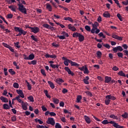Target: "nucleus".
<instances>
[{
    "label": "nucleus",
    "instance_id": "51",
    "mask_svg": "<svg viewBox=\"0 0 128 128\" xmlns=\"http://www.w3.org/2000/svg\"><path fill=\"white\" fill-rule=\"evenodd\" d=\"M102 44H103L104 48H108V50H110V46L109 44H104V43H102Z\"/></svg>",
    "mask_w": 128,
    "mask_h": 128
},
{
    "label": "nucleus",
    "instance_id": "3",
    "mask_svg": "<svg viewBox=\"0 0 128 128\" xmlns=\"http://www.w3.org/2000/svg\"><path fill=\"white\" fill-rule=\"evenodd\" d=\"M18 6L20 12L22 14H26V8H24L22 4H18Z\"/></svg>",
    "mask_w": 128,
    "mask_h": 128
},
{
    "label": "nucleus",
    "instance_id": "18",
    "mask_svg": "<svg viewBox=\"0 0 128 128\" xmlns=\"http://www.w3.org/2000/svg\"><path fill=\"white\" fill-rule=\"evenodd\" d=\"M46 8H47V10H48V12H52V7L48 3H47L46 4Z\"/></svg>",
    "mask_w": 128,
    "mask_h": 128
},
{
    "label": "nucleus",
    "instance_id": "20",
    "mask_svg": "<svg viewBox=\"0 0 128 128\" xmlns=\"http://www.w3.org/2000/svg\"><path fill=\"white\" fill-rule=\"evenodd\" d=\"M22 110H28V103H24L23 102V103L22 104Z\"/></svg>",
    "mask_w": 128,
    "mask_h": 128
},
{
    "label": "nucleus",
    "instance_id": "55",
    "mask_svg": "<svg viewBox=\"0 0 128 128\" xmlns=\"http://www.w3.org/2000/svg\"><path fill=\"white\" fill-rule=\"evenodd\" d=\"M98 58H102V52L100 51H98L96 52Z\"/></svg>",
    "mask_w": 128,
    "mask_h": 128
},
{
    "label": "nucleus",
    "instance_id": "58",
    "mask_svg": "<svg viewBox=\"0 0 128 128\" xmlns=\"http://www.w3.org/2000/svg\"><path fill=\"white\" fill-rule=\"evenodd\" d=\"M30 38H32V40H34V42H38V39L36 38V36L34 35H32Z\"/></svg>",
    "mask_w": 128,
    "mask_h": 128
},
{
    "label": "nucleus",
    "instance_id": "32",
    "mask_svg": "<svg viewBox=\"0 0 128 128\" xmlns=\"http://www.w3.org/2000/svg\"><path fill=\"white\" fill-rule=\"evenodd\" d=\"M82 96L79 95L77 96L76 98V102L80 103L81 102L80 101L82 100Z\"/></svg>",
    "mask_w": 128,
    "mask_h": 128
},
{
    "label": "nucleus",
    "instance_id": "36",
    "mask_svg": "<svg viewBox=\"0 0 128 128\" xmlns=\"http://www.w3.org/2000/svg\"><path fill=\"white\" fill-rule=\"evenodd\" d=\"M80 34V33H78V32H74L73 34H72V37L73 38H78Z\"/></svg>",
    "mask_w": 128,
    "mask_h": 128
},
{
    "label": "nucleus",
    "instance_id": "7",
    "mask_svg": "<svg viewBox=\"0 0 128 128\" xmlns=\"http://www.w3.org/2000/svg\"><path fill=\"white\" fill-rule=\"evenodd\" d=\"M110 124H113V126H114V128H124V126H122L118 124L114 121H110Z\"/></svg>",
    "mask_w": 128,
    "mask_h": 128
},
{
    "label": "nucleus",
    "instance_id": "27",
    "mask_svg": "<svg viewBox=\"0 0 128 128\" xmlns=\"http://www.w3.org/2000/svg\"><path fill=\"white\" fill-rule=\"evenodd\" d=\"M118 76H124V78H126V74H124V72H122V70L120 71L118 73Z\"/></svg>",
    "mask_w": 128,
    "mask_h": 128
},
{
    "label": "nucleus",
    "instance_id": "14",
    "mask_svg": "<svg viewBox=\"0 0 128 128\" xmlns=\"http://www.w3.org/2000/svg\"><path fill=\"white\" fill-rule=\"evenodd\" d=\"M106 100H116V96H112V95H108L106 96Z\"/></svg>",
    "mask_w": 128,
    "mask_h": 128
},
{
    "label": "nucleus",
    "instance_id": "29",
    "mask_svg": "<svg viewBox=\"0 0 128 128\" xmlns=\"http://www.w3.org/2000/svg\"><path fill=\"white\" fill-rule=\"evenodd\" d=\"M50 66L52 68H60V65L58 64H50Z\"/></svg>",
    "mask_w": 128,
    "mask_h": 128
},
{
    "label": "nucleus",
    "instance_id": "39",
    "mask_svg": "<svg viewBox=\"0 0 128 128\" xmlns=\"http://www.w3.org/2000/svg\"><path fill=\"white\" fill-rule=\"evenodd\" d=\"M102 124H110V122H108V120H105L102 122Z\"/></svg>",
    "mask_w": 128,
    "mask_h": 128
},
{
    "label": "nucleus",
    "instance_id": "1",
    "mask_svg": "<svg viewBox=\"0 0 128 128\" xmlns=\"http://www.w3.org/2000/svg\"><path fill=\"white\" fill-rule=\"evenodd\" d=\"M99 24L98 22H95L94 23L92 24V29L91 30V34H99L100 30L98 28V26Z\"/></svg>",
    "mask_w": 128,
    "mask_h": 128
},
{
    "label": "nucleus",
    "instance_id": "41",
    "mask_svg": "<svg viewBox=\"0 0 128 128\" xmlns=\"http://www.w3.org/2000/svg\"><path fill=\"white\" fill-rule=\"evenodd\" d=\"M61 34H62L64 36H66V38H68L69 35L68 34L66 33V32L63 31L62 33Z\"/></svg>",
    "mask_w": 128,
    "mask_h": 128
},
{
    "label": "nucleus",
    "instance_id": "62",
    "mask_svg": "<svg viewBox=\"0 0 128 128\" xmlns=\"http://www.w3.org/2000/svg\"><path fill=\"white\" fill-rule=\"evenodd\" d=\"M14 15L12 14H10L7 15V18H12Z\"/></svg>",
    "mask_w": 128,
    "mask_h": 128
},
{
    "label": "nucleus",
    "instance_id": "12",
    "mask_svg": "<svg viewBox=\"0 0 128 128\" xmlns=\"http://www.w3.org/2000/svg\"><path fill=\"white\" fill-rule=\"evenodd\" d=\"M42 26L44 28H47L48 30H54V28L50 26V24H43Z\"/></svg>",
    "mask_w": 128,
    "mask_h": 128
},
{
    "label": "nucleus",
    "instance_id": "38",
    "mask_svg": "<svg viewBox=\"0 0 128 128\" xmlns=\"http://www.w3.org/2000/svg\"><path fill=\"white\" fill-rule=\"evenodd\" d=\"M28 99L32 102H34V97L32 96H28Z\"/></svg>",
    "mask_w": 128,
    "mask_h": 128
},
{
    "label": "nucleus",
    "instance_id": "5",
    "mask_svg": "<svg viewBox=\"0 0 128 128\" xmlns=\"http://www.w3.org/2000/svg\"><path fill=\"white\" fill-rule=\"evenodd\" d=\"M48 124H51V126H54L56 124V121L54 118H48V120L46 121Z\"/></svg>",
    "mask_w": 128,
    "mask_h": 128
},
{
    "label": "nucleus",
    "instance_id": "17",
    "mask_svg": "<svg viewBox=\"0 0 128 128\" xmlns=\"http://www.w3.org/2000/svg\"><path fill=\"white\" fill-rule=\"evenodd\" d=\"M104 78H105L104 82H106V84H108V82H110L112 80V77L110 76H106L104 77Z\"/></svg>",
    "mask_w": 128,
    "mask_h": 128
},
{
    "label": "nucleus",
    "instance_id": "50",
    "mask_svg": "<svg viewBox=\"0 0 128 128\" xmlns=\"http://www.w3.org/2000/svg\"><path fill=\"white\" fill-rule=\"evenodd\" d=\"M8 72L10 74H12V75L16 74V72L14 71V70L12 68L9 69Z\"/></svg>",
    "mask_w": 128,
    "mask_h": 128
},
{
    "label": "nucleus",
    "instance_id": "54",
    "mask_svg": "<svg viewBox=\"0 0 128 128\" xmlns=\"http://www.w3.org/2000/svg\"><path fill=\"white\" fill-rule=\"evenodd\" d=\"M98 36L100 38L102 37L103 38H106V36L104 35V33H102V32L99 33L98 34Z\"/></svg>",
    "mask_w": 128,
    "mask_h": 128
},
{
    "label": "nucleus",
    "instance_id": "57",
    "mask_svg": "<svg viewBox=\"0 0 128 128\" xmlns=\"http://www.w3.org/2000/svg\"><path fill=\"white\" fill-rule=\"evenodd\" d=\"M110 100L109 99H106L105 100V104L106 106H108V104H110Z\"/></svg>",
    "mask_w": 128,
    "mask_h": 128
},
{
    "label": "nucleus",
    "instance_id": "45",
    "mask_svg": "<svg viewBox=\"0 0 128 128\" xmlns=\"http://www.w3.org/2000/svg\"><path fill=\"white\" fill-rule=\"evenodd\" d=\"M117 18H118V20H120V22H122V20H124L120 14H117Z\"/></svg>",
    "mask_w": 128,
    "mask_h": 128
},
{
    "label": "nucleus",
    "instance_id": "31",
    "mask_svg": "<svg viewBox=\"0 0 128 128\" xmlns=\"http://www.w3.org/2000/svg\"><path fill=\"white\" fill-rule=\"evenodd\" d=\"M3 108L4 110H9V108H10V106L7 104H4Z\"/></svg>",
    "mask_w": 128,
    "mask_h": 128
},
{
    "label": "nucleus",
    "instance_id": "13",
    "mask_svg": "<svg viewBox=\"0 0 128 128\" xmlns=\"http://www.w3.org/2000/svg\"><path fill=\"white\" fill-rule=\"evenodd\" d=\"M55 82L58 84H62V82H64V80L60 78H58L56 80Z\"/></svg>",
    "mask_w": 128,
    "mask_h": 128
},
{
    "label": "nucleus",
    "instance_id": "46",
    "mask_svg": "<svg viewBox=\"0 0 128 128\" xmlns=\"http://www.w3.org/2000/svg\"><path fill=\"white\" fill-rule=\"evenodd\" d=\"M85 94H86L87 96H90V98L92 96V94L90 92V91L85 92Z\"/></svg>",
    "mask_w": 128,
    "mask_h": 128
},
{
    "label": "nucleus",
    "instance_id": "49",
    "mask_svg": "<svg viewBox=\"0 0 128 128\" xmlns=\"http://www.w3.org/2000/svg\"><path fill=\"white\" fill-rule=\"evenodd\" d=\"M117 56H118V58H122L124 56V54H122V52H119L117 53Z\"/></svg>",
    "mask_w": 128,
    "mask_h": 128
},
{
    "label": "nucleus",
    "instance_id": "52",
    "mask_svg": "<svg viewBox=\"0 0 128 128\" xmlns=\"http://www.w3.org/2000/svg\"><path fill=\"white\" fill-rule=\"evenodd\" d=\"M56 38H60V40H66V36H59L58 35L56 36Z\"/></svg>",
    "mask_w": 128,
    "mask_h": 128
},
{
    "label": "nucleus",
    "instance_id": "61",
    "mask_svg": "<svg viewBox=\"0 0 128 128\" xmlns=\"http://www.w3.org/2000/svg\"><path fill=\"white\" fill-rule=\"evenodd\" d=\"M2 44L4 46L5 48H10V45L4 42H2Z\"/></svg>",
    "mask_w": 128,
    "mask_h": 128
},
{
    "label": "nucleus",
    "instance_id": "42",
    "mask_svg": "<svg viewBox=\"0 0 128 128\" xmlns=\"http://www.w3.org/2000/svg\"><path fill=\"white\" fill-rule=\"evenodd\" d=\"M85 30H87V32H92V30H90V26L86 25L84 26Z\"/></svg>",
    "mask_w": 128,
    "mask_h": 128
},
{
    "label": "nucleus",
    "instance_id": "47",
    "mask_svg": "<svg viewBox=\"0 0 128 128\" xmlns=\"http://www.w3.org/2000/svg\"><path fill=\"white\" fill-rule=\"evenodd\" d=\"M14 44L16 48H20V46H19V44H20V42H14Z\"/></svg>",
    "mask_w": 128,
    "mask_h": 128
},
{
    "label": "nucleus",
    "instance_id": "24",
    "mask_svg": "<svg viewBox=\"0 0 128 128\" xmlns=\"http://www.w3.org/2000/svg\"><path fill=\"white\" fill-rule=\"evenodd\" d=\"M34 58V54L32 53L28 56V60H32Z\"/></svg>",
    "mask_w": 128,
    "mask_h": 128
},
{
    "label": "nucleus",
    "instance_id": "8",
    "mask_svg": "<svg viewBox=\"0 0 128 128\" xmlns=\"http://www.w3.org/2000/svg\"><path fill=\"white\" fill-rule=\"evenodd\" d=\"M62 60H64V66H68V64H70V60L66 58L64 56L62 57Z\"/></svg>",
    "mask_w": 128,
    "mask_h": 128
},
{
    "label": "nucleus",
    "instance_id": "43",
    "mask_svg": "<svg viewBox=\"0 0 128 128\" xmlns=\"http://www.w3.org/2000/svg\"><path fill=\"white\" fill-rule=\"evenodd\" d=\"M122 118H128V112H124V114L122 115Z\"/></svg>",
    "mask_w": 128,
    "mask_h": 128
},
{
    "label": "nucleus",
    "instance_id": "21",
    "mask_svg": "<svg viewBox=\"0 0 128 128\" xmlns=\"http://www.w3.org/2000/svg\"><path fill=\"white\" fill-rule=\"evenodd\" d=\"M70 64L72 66H77V67L80 66V64H78L76 62H72V60H70Z\"/></svg>",
    "mask_w": 128,
    "mask_h": 128
},
{
    "label": "nucleus",
    "instance_id": "22",
    "mask_svg": "<svg viewBox=\"0 0 128 128\" xmlns=\"http://www.w3.org/2000/svg\"><path fill=\"white\" fill-rule=\"evenodd\" d=\"M0 100L2 102H8V100L7 98L4 97L2 96L0 97Z\"/></svg>",
    "mask_w": 128,
    "mask_h": 128
},
{
    "label": "nucleus",
    "instance_id": "53",
    "mask_svg": "<svg viewBox=\"0 0 128 128\" xmlns=\"http://www.w3.org/2000/svg\"><path fill=\"white\" fill-rule=\"evenodd\" d=\"M55 128H62V125H60V123L57 122L56 124Z\"/></svg>",
    "mask_w": 128,
    "mask_h": 128
},
{
    "label": "nucleus",
    "instance_id": "9",
    "mask_svg": "<svg viewBox=\"0 0 128 128\" xmlns=\"http://www.w3.org/2000/svg\"><path fill=\"white\" fill-rule=\"evenodd\" d=\"M112 38H114L115 40H122V37L119 36H118L116 34H112Z\"/></svg>",
    "mask_w": 128,
    "mask_h": 128
},
{
    "label": "nucleus",
    "instance_id": "2",
    "mask_svg": "<svg viewBox=\"0 0 128 128\" xmlns=\"http://www.w3.org/2000/svg\"><path fill=\"white\" fill-rule=\"evenodd\" d=\"M14 30H16V32H19L18 34L16 35V36H22V34L23 36H26L28 32L20 27H14Z\"/></svg>",
    "mask_w": 128,
    "mask_h": 128
},
{
    "label": "nucleus",
    "instance_id": "28",
    "mask_svg": "<svg viewBox=\"0 0 128 128\" xmlns=\"http://www.w3.org/2000/svg\"><path fill=\"white\" fill-rule=\"evenodd\" d=\"M49 86H50V88H52L53 90V88H54L55 86H54V83L50 81H48V82Z\"/></svg>",
    "mask_w": 128,
    "mask_h": 128
},
{
    "label": "nucleus",
    "instance_id": "16",
    "mask_svg": "<svg viewBox=\"0 0 128 128\" xmlns=\"http://www.w3.org/2000/svg\"><path fill=\"white\" fill-rule=\"evenodd\" d=\"M78 38L79 42H84V35L80 34H79Z\"/></svg>",
    "mask_w": 128,
    "mask_h": 128
},
{
    "label": "nucleus",
    "instance_id": "23",
    "mask_svg": "<svg viewBox=\"0 0 128 128\" xmlns=\"http://www.w3.org/2000/svg\"><path fill=\"white\" fill-rule=\"evenodd\" d=\"M84 120L87 124H90V118L88 116H84Z\"/></svg>",
    "mask_w": 128,
    "mask_h": 128
},
{
    "label": "nucleus",
    "instance_id": "4",
    "mask_svg": "<svg viewBox=\"0 0 128 128\" xmlns=\"http://www.w3.org/2000/svg\"><path fill=\"white\" fill-rule=\"evenodd\" d=\"M78 70H80L84 71V74H88L90 73V71H88V69L86 66H84L82 67H78Z\"/></svg>",
    "mask_w": 128,
    "mask_h": 128
},
{
    "label": "nucleus",
    "instance_id": "11",
    "mask_svg": "<svg viewBox=\"0 0 128 128\" xmlns=\"http://www.w3.org/2000/svg\"><path fill=\"white\" fill-rule=\"evenodd\" d=\"M64 70L66 72H68V74H70V76H74V73L72 72L70 69V68L68 66L65 67Z\"/></svg>",
    "mask_w": 128,
    "mask_h": 128
},
{
    "label": "nucleus",
    "instance_id": "56",
    "mask_svg": "<svg viewBox=\"0 0 128 128\" xmlns=\"http://www.w3.org/2000/svg\"><path fill=\"white\" fill-rule=\"evenodd\" d=\"M40 72H41V74H42V75L44 76H46V72L44 71V70L41 69Z\"/></svg>",
    "mask_w": 128,
    "mask_h": 128
},
{
    "label": "nucleus",
    "instance_id": "48",
    "mask_svg": "<svg viewBox=\"0 0 128 128\" xmlns=\"http://www.w3.org/2000/svg\"><path fill=\"white\" fill-rule=\"evenodd\" d=\"M35 122H39L40 124H44V122L42 121V120L38 118L35 119Z\"/></svg>",
    "mask_w": 128,
    "mask_h": 128
},
{
    "label": "nucleus",
    "instance_id": "44",
    "mask_svg": "<svg viewBox=\"0 0 128 128\" xmlns=\"http://www.w3.org/2000/svg\"><path fill=\"white\" fill-rule=\"evenodd\" d=\"M13 86L14 88H20V84H18L17 82H14L13 84Z\"/></svg>",
    "mask_w": 128,
    "mask_h": 128
},
{
    "label": "nucleus",
    "instance_id": "35",
    "mask_svg": "<svg viewBox=\"0 0 128 128\" xmlns=\"http://www.w3.org/2000/svg\"><path fill=\"white\" fill-rule=\"evenodd\" d=\"M64 20H68L69 22H74V20L70 17H64Z\"/></svg>",
    "mask_w": 128,
    "mask_h": 128
},
{
    "label": "nucleus",
    "instance_id": "64",
    "mask_svg": "<svg viewBox=\"0 0 128 128\" xmlns=\"http://www.w3.org/2000/svg\"><path fill=\"white\" fill-rule=\"evenodd\" d=\"M122 4L124 6H128V0L127 1H123L122 2Z\"/></svg>",
    "mask_w": 128,
    "mask_h": 128
},
{
    "label": "nucleus",
    "instance_id": "30",
    "mask_svg": "<svg viewBox=\"0 0 128 128\" xmlns=\"http://www.w3.org/2000/svg\"><path fill=\"white\" fill-rule=\"evenodd\" d=\"M16 100L20 103V104H24V101L20 99V96H16Z\"/></svg>",
    "mask_w": 128,
    "mask_h": 128
},
{
    "label": "nucleus",
    "instance_id": "60",
    "mask_svg": "<svg viewBox=\"0 0 128 128\" xmlns=\"http://www.w3.org/2000/svg\"><path fill=\"white\" fill-rule=\"evenodd\" d=\"M4 76H8V69L6 68H4Z\"/></svg>",
    "mask_w": 128,
    "mask_h": 128
},
{
    "label": "nucleus",
    "instance_id": "10",
    "mask_svg": "<svg viewBox=\"0 0 128 128\" xmlns=\"http://www.w3.org/2000/svg\"><path fill=\"white\" fill-rule=\"evenodd\" d=\"M16 93L18 94H19L18 96H20L22 98H24V92H22V90H16Z\"/></svg>",
    "mask_w": 128,
    "mask_h": 128
},
{
    "label": "nucleus",
    "instance_id": "34",
    "mask_svg": "<svg viewBox=\"0 0 128 128\" xmlns=\"http://www.w3.org/2000/svg\"><path fill=\"white\" fill-rule=\"evenodd\" d=\"M110 118H113V120H118V116H116V115L112 114L110 116Z\"/></svg>",
    "mask_w": 128,
    "mask_h": 128
},
{
    "label": "nucleus",
    "instance_id": "59",
    "mask_svg": "<svg viewBox=\"0 0 128 128\" xmlns=\"http://www.w3.org/2000/svg\"><path fill=\"white\" fill-rule=\"evenodd\" d=\"M50 116H56V114L54 112H50Z\"/></svg>",
    "mask_w": 128,
    "mask_h": 128
},
{
    "label": "nucleus",
    "instance_id": "19",
    "mask_svg": "<svg viewBox=\"0 0 128 128\" xmlns=\"http://www.w3.org/2000/svg\"><path fill=\"white\" fill-rule=\"evenodd\" d=\"M68 28L69 30H72V32H76V27L72 26V24H69L68 25Z\"/></svg>",
    "mask_w": 128,
    "mask_h": 128
},
{
    "label": "nucleus",
    "instance_id": "37",
    "mask_svg": "<svg viewBox=\"0 0 128 128\" xmlns=\"http://www.w3.org/2000/svg\"><path fill=\"white\" fill-rule=\"evenodd\" d=\"M44 94H45L46 96H47L48 98H50V96L48 94V90H44Z\"/></svg>",
    "mask_w": 128,
    "mask_h": 128
},
{
    "label": "nucleus",
    "instance_id": "6",
    "mask_svg": "<svg viewBox=\"0 0 128 128\" xmlns=\"http://www.w3.org/2000/svg\"><path fill=\"white\" fill-rule=\"evenodd\" d=\"M28 28L31 30L32 32H34V34H38L40 32V28L38 27H30L28 26Z\"/></svg>",
    "mask_w": 128,
    "mask_h": 128
},
{
    "label": "nucleus",
    "instance_id": "33",
    "mask_svg": "<svg viewBox=\"0 0 128 128\" xmlns=\"http://www.w3.org/2000/svg\"><path fill=\"white\" fill-rule=\"evenodd\" d=\"M26 84H27V87L28 90H32V85H30V82H28V80H26Z\"/></svg>",
    "mask_w": 128,
    "mask_h": 128
},
{
    "label": "nucleus",
    "instance_id": "40",
    "mask_svg": "<svg viewBox=\"0 0 128 128\" xmlns=\"http://www.w3.org/2000/svg\"><path fill=\"white\" fill-rule=\"evenodd\" d=\"M53 102H54V104H58L60 102V100H58V98H54Z\"/></svg>",
    "mask_w": 128,
    "mask_h": 128
},
{
    "label": "nucleus",
    "instance_id": "25",
    "mask_svg": "<svg viewBox=\"0 0 128 128\" xmlns=\"http://www.w3.org/2000/svg\"><path fill=\"white\" fill-rule=\"evenodd\" d=\"M88 80H90V77H88V76H86L85 78L84 79V82L86 84H90Z\"/></svg>",
    "mask_w": 128,
    "mask_h": 128
},
{
    "label": "nucleus",
    "instance_id": "63",
    "mask_svg": "<svg viewBox=\"0 0 128 128\" xmlns=\"http://www.w3.org/2000/svg\"><path fill=\"white\" fill-rule=\"evenodd\" d=\"M118 49L117 47L114 48H112V51L114 52H118Z\"/></svg>",
    "mask_w": 128,
    "mask_h": 128
},
{
    "label": "nucleus",
    "instance_id": "26",
    "mask_svg": "<svg viewBox=\"0 0 128 128\" xmlns=\"http://www.w3.org/2000/svg\"><path fill=\"white\" fill-rule=\"evenodd\" d=\"M103 16L104 18H110V14L108 13V12L106 11L103 14Z\"/></svg>",
    "mask_w": 128,
    "mask_h": 128
},
{
    "label": "nucleus",
    "instance_id": "15",
    "mask_svg": "<svg viewBox=\"0 0 128 128\" xmlns=\"http://www.w3.org/2000/svg\"><path fill=\"white\" fill-rule=\"evenodd\" d=\"M8 8L11 10L12 12H16V6H14V5L9 6Z\"/></svg>",
    "mask_w": 128,
    "mask_h": 128
}]
</instances>
